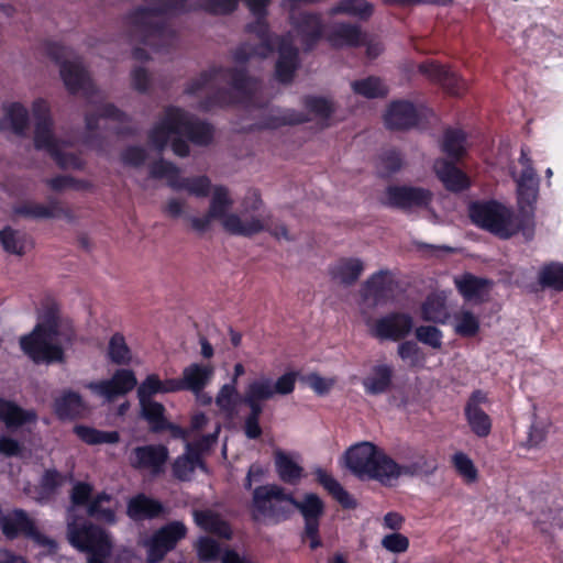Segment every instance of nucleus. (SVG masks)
I'll list each match as a JSON object with an SVG mask.
<instances>
[{
  "mask_svg": "<svg viewBox=\"0 0 563 563\" xmlns=\"http://www.w3.org/2000/svg\"><path fill=\"white\" fill-rule=\"evenodd\" d=\"M144 7L131 11L123 20L126 42H140L155 52H167L177 42L176 32L165 23V18L202 9L212 14H229L236 10L240 0H143ZM255 21L246 25V32L257 43H243L233 54L235 68L212 67L200 74L185 89L189 96L203 97L199 109L208 111L234 102L246 107H261L257 101L262 82L250 78L244 64L253 58H265L278 47L275 75L278 81L288 84L299 67V51L289 32L274 37L266 23L267 8L272 0H242Z\"/></svg>",
  "mask_w": 563,
  "mask_h": 563,
  "instance_id": "1",
  "label": "nucleus"
},
{
  "mask_svg": "<svg viewBox=\"0 0 563 563\" xmlns=\"http://www.w3.org/2000/svg\"><path fill=\"white\" fill-rule=\"evenodd\" d=\"M213 129L198 120L189 112L175 107L165 108L163 115L148 132V142L157 152H163L170 144L173 152L180 157L189 154L188 141L207 145L211 142Z\"/></svg>",
  "mask_w": 563,
  "mask_h": 563,
  "instance_id": "2",
  "label": "nucleus"
},
{
  "mask_svg": "<svg viewBox=\"0 0 563 563\" xmlns=\"http://www.w3.org/2000/svg\"><path fill=\"white\" fill-rule=\"evenodd\" d=\"M73 322L59 314L58 305L45 300L36 310V324L29 333L19 338L21 352H65L76 342Z\"/></svg>",
  "mask_w": 563,
  "mask_h": 563,
  "instance_id": "3",
  "label": "nucleus"
},
{
  "mask_svg": "<svg viewBox=\"0 0 563 563\" xmlns=\"http://www.w3.org/2000/svg\"><path fill=\"white\" fill-rule=\"evenodd\" d=\"M468 212L473 223L501 239H509L519 231L527 241L532 240L534 235L532 217L519 218L511 209L499 202H473Z\"/></svg>",
  "mask_w": 563,
  "mask_h": 563,
  "instance_id": "4",
  "label": "nucleus"
},
{
  "mask_svg": "<svg viewBox=\"0 0 563 563\" xmlns=\"http://www.w3.org/2000/svg\"><path fill=\"white\" fill-rule=\"evenodd\" d=\"M35 120L34 146L47 152L56 164L63 169L80 170L85 162L73 153H67L66 147L71 145L69 140L59 139L54 130L51 108L44 99H36L32 106Z\"/></svg>",
  "mask_w": 563,
  "mask_h": 563,
  "instance_id": "5",
  "label": "nucleus"
},
{
  "mask_svg": "<svg viewBox=\"0 0 563 563\" xmlns=\"http://www.w3.org/2000/svg\"><path fill=\"white\" fill-rule=\"evenodd\" d=\"M44 51L59 65L60 77L70 93L81 92L90 103L96 104L104 99L103 93L91 81L81 58L75 55L70 48L56 42H46Z\"/></svg>",
  "mask_w": 563,
  "mask_h": 563,
  "instance_id": "6",
  "label": "nucleus"
},
{
  "mask_svg": "<svg viewBox=\"0 0 563 563\" xmlns=\"http://www.w3.org/2000/svg\"><path fill=\"white\" fill-rule=\"evenodd\" d=\"M470 144L466 133L459 128L444 130L440 148L451 159L438 158L433 170L444 187L451 191H462L470 185L467 176L455 165L467 152Z\"/></svg>",
  "mask_w": 563,
  "mask_h": 563,
  "instance_id": "7",
  "label": "nucleus"
},
{
  "mask_svg": "<svg viewBox=\"0 0 563 563\" xmlns=\"http://www.w3.org/2000/svg\"><path fill=\"white\" fill-rule=\"evenodd\" d=\"M390 456L371 442L351 446L344 454L345 466L358 478H369L389 486Z\"/></svg>",
  "mask_w": 563,
  "mask_h": 563,
  "instance_id": "8",
  "label": "nucleus"
},
{
  "mask_svg": "<svg viewBox=\"0 0 563 563\" xmlns=\"http://www.w3.org/2000/svg\"><path fill=\"white\" fill-rule=\"evenodd\" d=\"M232 205L228 188L214 187L208 210L209 218L221 220L223 229L233 235L252 236L266 229L265 216L257 214L243 220L238 213H228Z\"/></svg>",
  "mask_w": 563,
  "mask_h": 563,
  "instance_id": "9",
  "label": "nucleus"
},
{
  "mask_svg": "<svg viewBox=\"0 0 563 563\" xmlns=\"http://www.w3.org/2000/svg\"><path fill=\"white\" fill-rule=\"evenodd\" d=\"M294 497L283 487L276 484L263 485L253 492L251 514L256 521L278 522L294 511Z\"/></svg>",
  "mask_w": 563,
  "mask_h": 563,
  "instance_id": "10",
  "label": "nucleus"
},
{
  "mask_svg": "<svg viewBox=\"0 0 563 563\" xmlns=\"http://www.w3.org/2000/svg\"><path fill=\"white\" fill-rule=\"evenodd\" d=\"M438 468V460L427 451L412 446L401 448L397 460L390 456L389 487L395 486L401 476H431Z\"/></svg>",
  "mask_w": 563,
  "mask_h": 563,
  "instance_id": "11",
  "label": "nucleus"
},
{
  "mask_svg": "<svg viewBox=\"0 0 563 563\" xmlns=\"http://www.w3.org/2000/svg\"><path fill=\"white\" fill-rule=\"evenodd\" d=\"M67 538L71 545L88 553V563H107L111 554L112 542L110 536L95 525L79 527L68 522Z\"/></svg>",
  "mask_w": 563,
  "mask_h": 563,
  "instance_id": "12",
  "label": "nucleus"
},
{
  "mask_svg": "<svg viewBox=\"0 0 563 563\" xmlns=\"http://www.w3.org/2000/svg\"><path fill=\"white\" fill-rule=\"evenodd\" d=\"M110 120L115 125L111 129L115 134H134L136 132L135 129L123 125V123L129 121V117L118 109L112 103L100 104L98 108V113H89L86 115V129L87 136L85 137L84 143L97 151L101 150V143L97 140V135L99 130L101 129V121Z\"/></svg>",
  "mask_w": 563,
  "mask_h": 563,
  "instance_id": "13",
  "label": "nucleus"
},
{
  "mask_svg": "<svg viewBox=\"0 0 563 563\" xmlns=\"http://www.w3.org/2000/svg\"><path fill=\"white\" fill-rule=\"evenodd\" d=\"M0 530L10 540L22 536L48 550L56 548L55 541L42 533L36 521L23 509L7 512Z\"/></svg>",
  "mask_w": 563,
  "mask_h": 563,
  "instance_id": "14",
  "label": "nucleus"
},
{
  "mask_svg": "<svg viewBox=\"0 0 563 563\" xmlns=\"http://www.w3.org/2000/svg\"><path fill=\"white\" fill-rule=\"evenodd\" d=\"M296 383L295 373H286L280 376L276 382L267 377H261L252 382L243 398V402L250 407L263 408L261 402L272 399L274 396H286L292 393Z\"/></svg>",
  "mask_w": 563,
  "mask_h": 563,
  "instance_id": "15",
  "label": "nucleus"
},
{
  "mask_svg": "<svg viewBox=\"0 0 563 563\" xmlns=\"http://www.w3.org/2000/svg\"><path fill=\"white\" fill-rule=\"evenodd\" d=\"M186 536V527L174 521L157 530L150 539L142 542L147 549V563H157L164 559L167 552L173 550L176 543Z\"/></svg>",
  "mask_w": 563,
  "mask_h": 563,
  "instance_id": "16",
  "label": "nucleus"
},
{
  "mask_svg": "<svg viewBox=\"0 0 563 563\" xmlns=\"http://www.w3.org/2000/svg\"><path fill=\"white\" fill-rule=\"evenodd\" d=\"M428 109L408 100L393 101L385 113V124L389 130H409L417 128L426 119Z\"/></svg>",
  "mask_w": 563,
  "mask_h": 563,
  "instance_id": "17",
  "label": "nucleus"
},
{
  "mask_svg": "<svg viewBox=\"0 0 563 563\" xmlns=\"http://www.w3.org/2000/svg\"><path fill=\"white\" fill-rule=\"evenodd\" d=\"M429 190L413 186H388L385 190L383 203L390 208L411 211L424 208L431 201Z\"/></svg>",
  "mask_w": 563,
  "mask_h": 563,
  "instance_id": "18",
  "label": "nucleus"
},
{
  "mask_svg": "<svg viewBox=\"0 0 563 563\" xmlns=\"http://www.w3.org/2000/svg\"><path fill=\"white\" fill-rule=\"evenodd\" d=\"M168 460V450L162 444H148L133 448L128 456L131 467L158 475Z\"/></svg>",
  "mask_w": 563,
  "mask_h": 563,
  "instance_id": "19",
  "label": "nucleus"
},
{
  "mask_svg": "<svg viewBox=\"0 0 563 563\" xmlns=\"http://www.w3.org/2000/svg\"><path fill=\"white\" fill-rule=\"evenodd\" d=\"M289 21L292 30L300 37L305 49H312L323 34L321 15L314 12H296L292 10L289 14Z\"/></svg>",
  "mask_w": 563,
  "mask_h": 563,
  "instance_id": "20",
  "label": "nucleus"
},
{
  "mask_svg": "<svg viewBox=\"0 0 563 563\" xmlns=\"http://www.w3.org/2000/svg\"><path fill=\"white\" fill-rule=\"evenodd\" d=\"M413 327L410 314L391 312L377 319L371 330L379 340L398 341L408 335Z\"/></svg>",
  "mask_w": 563,
  "mask_h": 563,
  "instance_id": "21",
  "label": "nucleus"
},
{
  "mask_svg": "<svg viewBox=\"0 0 563 563\" xmlns=\"http://www.w3.org/2000/svg\"><path fill=\"white\" fill-rule=\"evenodd\" d=\"M394 290V280L388 269H380L368 277L361 289L362 299L371 307L385 303Z\"/></svg>",
  "mask_w": 563,
  "mask_h": 563,
  "instance_id": "22",
  "label": "nucleus"
},
{
  "mask_svg": "<svg viewBox=\"0 0 563 563\" xmlns=\"http://www.w3.org/2000/svg\"><path fill=\"white\" fill-rule=\"evenodd\" d=\"M300 511L305 518V533L310 539V548L320 545L319 518L323 514V503L316 494H307L301 501L295 500L294 510Z\"/></svg>",
  "mask_w": 563,
  "mask_h": 563,
  "instance_id": "23",
  "label": "nucleus"
},
{
  "mask_svg": "<svg viewBox=\"0 0 563 563\" xmlns=\"http://www.w3.org/2000/svg\"><path fill=\"white\" fill-rule=\"evenodd\" d=\"M419 71L450 95L459 96L466 89V81L446 66L429 62L420 64Z\"/></svg>",
  "mask_w": 563,
  "mask_h": 563,
  "instance_id": "24",
  "label": "nucleus"
},
{
  "mask_svg": "<svg viewBox=\"0 0 563 563\" xmlns=\"http://www.w3.org/2000/svg\"><path fill=\"white\" fill-rule=\"evenodd\" d=\"M487 404V396L482 390H475L465 406V416L471 430L479 438H486L492 430V420L482 409Z\"/></svg>",
  "mask_w": 563,
  "mask_h": 563,
  "instance_id": "25",
  "label": "nucleus"
},
{
  "mask_svg": "<svg viewBox=\"0 0 563 563\" xmlns=\"http://www.w3.org/2000/svg\"><path fill=\"white\" fill-rule=\"evenodd\" d=\"M395 369L387 364H375L368 368L362 379L368 395L377 396L389 393L394 387Z\"/></svg>",
  "mask_w": 563,
  "mask_h": 563,
  "instance_id": "26",
  "label": "nucleus"
},
{
  "mask_svg": "<svg viewBox=\"0 0 563 563\" xmlns=\"http://www.w3.org/2000/svg\"><path fill=\"white\" fill-rule=\"evenodd\" d=\"M136 385V378L131 371H118L111 379L101 382L99 384H90L89 388L96 393L104 396L108 400L125 395L132 390Z\"/></svg>",
  "mask_w": 563,
  "mask_h": 563,
  "instance_id": "27",
  "label": "nucleus"
},
{
  "mask_svg": "<svg viewBox=\"0 0 563 563\" xmlns=\"http://www.w3.org/2000/svg\"><path fill=\"white\" fill-rule=\"evenodd\" d=\"M454 284L462 297L470 302L484 301L492 287L489 279L477 277L470 273L456 276Z\"/></svg>",
  "mask_w": 563,
  "mask_h": 563,
  "instance_id": "28",
  "label": "nucleus"
},
{
  "mask_svg": "<svg viewBox=\"0 0 563 563\" xmlns=\"http://www.w3.org/2000/svg\"><path fill=\"white\" fill-rule=\"evenodd\" d=\"M360 25L350 22H335L327 32V41L332 47H356L362 43Z\"/></svg>",
  "mask_w": 563,
  "mask_h": 563,
  "instance_id": "29",
  "label": "nucleus"
},
{
  "mask_svg": "<svg viewBox=\"0 0 563 563\" xmlns=\"http://www.w3.org/2000/svg\"><path fill=\"white\" fill-rule=\"evenodd\" d=\"M364 271V263L358 257H342L329 267L331 279L342 286L354 285Z\"/></svg>",
  "mask_w": 563,
  "mask_h": 563,
  "instance_id": "30",
  "label": "nucleus"
},
{
  "mask_svg": "<svg viewBox=\"0 0 563 563\" xmlns=\"http://www.w3.org/2000/svg\"><path fill=\"white\" fill-rule=\"evenodd\" d=\"M213 373L214 367L209 361L190 364L181 375L185 388L198 395L209 384Z\"/></svg>",
  "mask_w": 563,
  "mask_h": 563,
  "instance_id": "31",
  "label": "nucleus"
},
{
  "mask_svg": "<svg viewBox=\"0 0 563 563\" xmlns=\"http://www.w3.org/2000/svg\"><path fill=\"white\" fill-rule=\"evenodd\" d=\"M126 514L134 521L154 519L164 514V506L156 499L139 494L129 500Z\"/></svg>",
  "mask_w": 563,
  "mask_h": 563,
  "instance_id": "32",
  "label": "nucleus"
},
{
  "mask_svg": "<svg viewBox=\"0 0 563 563\" xmlns=\"http://www.w3.org/2000/svg\"><path fill=\"white\" fill-rule=\"evenodd\" d=\"M86 411V404L75 391L65 390L54 400V412L62 420L80 418Z\"/></svg>",
  "mask_w": 563,
  "mask_h": 563,
  "instance_id": "33",
  "label": "nucleus"
},
{
  "mask_svg": "<svg viewBox=\"0 0 563 563\" xmlns=\"http://www.w3.org/2000/svg\"><path fill=\"white\" fill-rule=\"evenodd\" d=\"M14 213L29 219L43 220L59 218L65 211L55 198H49L46 205L29 202L18 206L14 208Z\"/></svg>",
  "mask_w": 563,
  "mask_h": 563,
  "instance_id": "34",
  "label": "nucleus"
},
{
  "mask_svg": "<svg viewBox=\"0 0 563 563\" xmlns=\"http://www.w3.org/2000/svg\"><path fill=\"white\" fill-rule=\"evenodd\" d=\"M197 467L205 468L200 453L192 444H187L186 452L175 460L172 470L177 479L187 482Z\"/></svg>",
  "mask_w": 563,
  "mask_h": 563,
  "instance_id": "35",
  "label": "nucleus"
},
{
  "mask_svg": "<svg viewBox=\"0 0 563 563\" xmlns=\"http://www.w3.org/2000/svg\"><path fill=\"white\" fill-rule=\"evenodd\" d=\"M29 124V111L19 103L12 102L3 106V118L0 119V130H12L15 134H23Z\"/></svg>",
  "mask_w": 563,
  "mask_h": 563,
  "instance_id": "36",
  "label": "nucleus"
},
{
  "mask_svg": "<svg viewBox=\"0 0 563 563\" xmlns=\"http://www.w3.org/2000/svg\"><path fill=\"white\" fill-rule=\"evenodd\" d=\"M180 176V169L173 163L165 159H158L150 164L148 177L140 183L143 189L150 188V179H165L167 186L175 190L178 178Z\"/></svg>",
  "mask_w": 563,
  "mask_h": 563,
  "instance_id": "37",
  "label": "nucleus"
},
{
  "mask_svg": "<svg viewBox=\"0 0 563 563\" xmlns=\"http://www.w3.org/2000/svg\"><path fill=\"white\" fill-rule=\"evenodd\" d=\"M515 180L519 203L531 206L536 201L539 190V177L534 168H522L521 174Z\"/></svg>",
  "mask_w": 563,
  "mask_h": 563,
  "instance_id": "38",
  "label": "nucleus"
},
{
  "mask_svg": "<svg viewBox=\"0 0 563 563\" xmlns=\"http://www.w3.org/2000/svg\"><path fill=\"white\" fill-rule=\"evenodd\" d=\"M446 297L444 294L432 292L422 303V318L427 321L446 323L450 321L451 316L446 307Z\"/></svg>",
  "mask_w": 563,
  "mask_h": 563,
  "instance_id": "39",
  "label": "nucleus"
},
{
  "mask_svg": "<svg viewBox=\"0 0 563 563\" xmlns=\"http://www.w3.org/2000/svg\"><path fill=\"white\" fill-rule=\"evenodd\" d=\"M317 482L323 486L343 507L354 508L356 506L355 500L350 494L341 486V484L325 470L316 468L313 471Z\"/></svg>",
  "mask_w": 563,
  "mask_h": 563,
  "instance_id": "40",
  "label": "nucleus"
},
{
  "mask_svg": "<svg viewBox=\"0 0 563 563\" xmlns=\"http://www.w3.org/2000/svg\"><path fill=\"white\" fill-rule=\"evenodd\" d=\"M35 420V411L23 410L14 402L0 398V421H3L8 428L20 427Z\"/></svg>",
  "mask_w": 563,
  "mask_h": 563,
  "instance_id": "41",
  "label": "nucleus"
},
{
  "mask_svg": "<svg viewBox=\"0 0 563 563\" xmlns=\"http://www.w3.org/2000/svg\"><path fill=\"white\" fill-rule=\"evenodd\" d=\"M374 12V5L366 0H340L328 11L329 15L346 14L360 20H368Z\"/></svg>",
  "mask_w": 563,
  "mask_h": 563,
  "instance_id": "42",
  "label": "nucleus"
},
{
  "mask_svg": "<svg viewBox=\"0 0 563 563\" xmlns=\"http://www.w3.org/2000/svg\"><path fill=\"white\" fill-rule=\"evenodd\" d=\"M451 465L456 475L466 485L476 484L479 479V472L474 461L464 452L456 451L451 456Z\"/></svg>",
  "mask_w": 563,
  "mask_h": 563,
  "instance_id": "43",
  "label": "nucleus"
},
{
  "mask_svg": "<svg viewBox=\"0 0 563 563\" xmlns=\"http://www.w3.org/2000/svg\"><path fill=\"white\" fill-rule=\"evenodd\" d=\"M275 465L284 483L295 485L302 477V467L283 451L275 452Z\"/></svg>",
  "mask_w": 563,
  "mask_h": 563,
  "instance_id": "44",
  "label": "nucleus"
},
{
  "mask_svg": "<svg viewBox=\"0 0 563 563\" xmlns=\"http://www.w3.org/2000/svg\"><path fill=\"white\" fill-rule=\"evenodd\" d=\"M307 121V115L292 109L272 108L263 123L264 128L277 129L287 124H299Z\"/></svg>",
  "mask_w": 563,
  "mask_h": 563,
  "instance_id": "45",
  "label": "nucleus"
},
{
  "mask_svg": "<svg viewBox=\"0 0 563 563\" xmlns=\"http://www.w3.org/2000/svg\"><path fill=\"white\" fill-rule=\"evenodd\" d=\"M0 244L10 254L23 255L27 246V236L24 232L5 227L0 231Z\"/></svg>",
  "mask_w": 563,
  "mask_h": 563,
  "instance_id": "46",
  "label": "nucleus"
},
{
  "mask_svg": "<svg viewBox=\"0 0 563 563\" xmlns=\"http://www.w3.org/2000/svg\"><path fill=\"white\" fill-rule=\"evenodd\" d=\"M195 520L199 527L205 529L206 531L216 533L225 539L231 538V530L225 521H223L219 515L207 510V511H196Z\"/></svg>",
  "mask_w": 563,
  "mask_h": 563,
  "instance_id": "47",
  "label": "nucleus"
},
{
  "mask_svg": "<svg viewBox=\"0 0 563 563\" xmlns=\"http://www.w3.org/2000/svg\"><path fill=\"white\" fill-rule=\"evenodd\" d=\"M351 87L356 95L363 96L367 99L382 98L388 92L387 86L382 81V79L373 76L354 80L351 84Z\"/></svg>",
  "mask_w": 563,
  "mask_h": 563,
  "instance_id": "48",
  "label": "nucleus"
},
{
  "mask_svg": "<svg viewBox=\"0 0 563 563\" xmlns=\"http://www.w3.org/2000/svg\"><path fill=\"white\" fill-rule=\"evenodd\" d=\"M112 497L109 494L101 493L97 495L88 505V515L109 523L115 521L114 510L111 507Z\"/></svg>",
  "mask_w": 563,
  "mask_h": 563,
  "instance_id": "49",
  "label": "nucleus"
},
{
  "mask_svg": "<svg viewBox=\"0 0 563 563\" xmlns=\"http://www.w3.org/2000/svg\"><path fill=\"white\" fill-rule=\"evenodd\" d=\"M210 186L211 183L207 176L183 177L180 175L174 191L186 190L192 196L202 198L209 195Z\"/></svg>",
  "mask_w": 563,
  "mask_h": 563,
  "instance_id": "50",
  "label": "nucleus"
},
{
  "mask_svg": "<svg viewBox=\"0 0 563 563\" xmlns=\"http://www.w3.org/2000/svg\"><path fill=\"white\" fill-rule=\"evenodd\" d=\"M75 433L87 444L117 443L120 435L117 431H100L86 426L75 427Z\"/></svg>",
  "mask_w": 563,
  "mask_h": 563,
  "instance_id": "51",
  "label": "nucleus"
},
{
  "mask_svg": "<svg viewBox=\"0 0 563 563\" xmlns=\"http://www.w3.org/2000/svg\"><path fill=\"white\" fill-rule=\"evenodd\" d=\"M142 413L151 423L152 429L161 431L167 428L168 422L164 417L165 408L162 404L152 400H140Z\"/></svg>",
  "mask_w": 563,
  "mask_h": 563,
  "instance_id": "52",
  "label": "nucleus"
},
{
  "mask_svg": "<svg viewBox=\"0 0 563 563\" xmlns=\"http://www.w3.org/2000/svg\"><path fill=\"white\" fill-rule=\"evenodd\" d=\"M454 331L462 336H472L479 329L478 318L468 310H462L453 316Z\"/></svg>",
  "mask_w": 563,
  "mask_h": 563,
  "instance_id": "53",
  "label": "nucleus"
},
{
  "mask_svg": "<svg viewBox=\"0 0 563 563\" xmlns=\"http://www.w3.org/2000/svg\"><path fill=\"white\" fill-rule=\"evenodd\" d=\"M241 217L243 220L251 219L253 216L263 214L266 217V229H268L269 212L262 209L263 200L256 190H250L241 202Z\"/></svg>",
  "mask_w": 563,
  "mask_h": 563,
  "instance_id": "54",
  "label": "nucleus"
},
{
  "mask_svg": "<svg viewBox=\"0 0 563 563\" xmlns=\"http://www.w3.org/2000/svg\"><path fill=\"white\" fill-rule=\"evenodd\" d=\"M539 280L542 286L563 290V265L552 263L543 267Z\"/></svg>",
  "mask_w": 563,
  "mask_h": 563,
  "instance_id": "55",
  "label": "nucleus"
},
{
  "mask_svg": "<svg viewBox=\"0 0 563 563\" xmlns=\"http://www.w3.org/2000/svg\"><path fill=\"white\" fill-rule=\"evenodd\" d=\"M306 108L322 121L328 120L334 111L333 102L323 97H307L305 99Z\"/></svg>",
  "mask_w": 563,
  "mask_h": 563,
  "instance_id": "56",
  "label": "nucleus"
},
{
  "mask_svg": "<svg viewBox=\"0 0 563 563\" xmlns=\"http://www.w3.org/2000/svg\"><path fill=\"white\" fill-rule=\"evenodd\" d=\"M402 166V157L396 150H388L379 156V173L389 176L397 173Z\"/></svg>",
  "mask_w": 563,
  "mask_h": 563,
  "instance_id": "57",
  "label": "nucleus"
},
{
  "mask_svg": "<svg viewBox=\"0 0 563 563\" xmlns=\"http://www.w3.org/2000/svg\"><path fill=\"white\" fill-rule=\"evenodd\" d=\"M216 404L222 411L232 413L238 404V393L235 386L233 384L224 385L216 398Z\"/></svg>",
  "mask_w": 563,
  "mask_h": 563,
  "instance_id": "58",
  "label": "nucleus"
},
{
  "mask_svg": "<svg viewBox=\"0 0 563 563\" xmlns=\"http://www.w3.org/2000/svg\"><path fill=\"white\" fill-rule=\"evenodd\" d=\"M416 338L418 341L432 349H439L442 344V333L434 325L418 327L416 329Z\"/></svg>",
  "mask_w": 563,
  "mask_h": 563,
  "instance_id": "59",
  "label": "nucleus"
},
{
  "mask_svg": "<svg viewBox=\"0 0 563 563\" xmlns=\"http://www.w3.org/2000/svg\"><path fill=\"white\" fill-rule=\"evenodd\" d=\"M147 159V151L140 145H131L121 153V161L125 166L141 167Z\"/></svg>",
  "mask_w": 563,
  "mask_h": 563,
  "instance_id": "60",
  "label": "nucleus"
},
{
  "mask_svg": "<svg viewBox=\"0 0 563 563\" xmlns=\"http://www.w3.org/2000/svg\"><path fill=\"white\" fill-rule=\"evenodd\" d=\"M302 382L320 396L327 395L335 385V378L322 377L317 373L305 375Z\"/></svg>",
  "mask_w": 563,
  "mask_h": 563,
  "instance_id": "61",
  "label": "nucleus"
},
{
  "mask_svg": "<svg viewBox=\"0 0 563 563\" xmlns=\"http://www.w3.org/2000/svg\"><path fill=\"white\" fill-rule=\"evenodd\" d=\"M547 433V423L541 420H534L529 429L525 446L528 449L538 448L541 443L545 441Z\"/></svg>",
  "mask_w": 563,
  "mask_h": 563,
  "instance_id": "62",
  "label": "nucleus"
},
{
  "mask_svg": "<svg viewBox=\"0 0 563 563\" xmlns=\"http://www.w3.org/2000/svg\"><path fill=\"white\" fill-rule=\"evenodd\" d=\"M62 484V476L56 471H46L41 479L38 500L48 498Z\"/></svg>",
  "mask_w": 563,
  "mask_h": 563,
  "instance_id": "63",
  "label": "nucleus"
},
{
  "mask_svg": "<svg viewBox=\"0 0 563 563\" xmlns=\"http://www.w3.org/2000/svg\"><path fill=\"white\" fill-rule=\"evenodd\" d=\"M382 545L389 552L402 553L409 548V540L401 533H390L382 539Z\"/></svg>",
  "mask_w": 563,
  "mask_h": 563,
  "instance_id": "64",
  "label": "nucleus"
}]
</instances>
